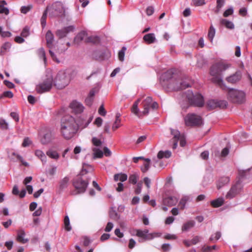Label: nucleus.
<instances>
[{
  "instance_id": "1",
  "label": "nucleus",
  "mask_w": 252,
  "mask_h": 252,
  "mask_svg": "<svg viewBox=\"0 0 252 252\" xmlns=\"http://www.w3.org/2000/svg\"><path fill=\"white\" fill-rule=\"evenodd\" d=\"M78 126L75 119L67 115L61 120L60 131L62 136L66 139L72 138L77 132Z\"/></svg>"
},
{
  "instance_id": "2",
  "label": "nucleus",
  "mask_w": 252,
  "mask_h": 252,
  "mask_svg": "<svg viewBox=\"0 0 252 252\" xmlns=\"http://www.w3.org/2000/svg\"><path fill=\"white\" fill-rule=\"evenodd\" d=\"M231 66V64L223 61H220L214 64L210 69V74L213 77V82L217 84L222 89L226 88L221 77V72Z\"/></svg>"
},
{
  "instance_id": "3",
  "label": "nucleus",
  "mask_w": 252,
  "mask_h": 252,
  "mask_svg": "<svg viewBox=\"0 0 252 252\" xmlns=\"http://www.w3.org/2000/svg\"><path fill=\"white\" fill-rule=\"evenodd\" d=\"M71 71L69 69L62 70L58 72L55 80L54 85L57 88L62 89L69 83Z\"/></svg>"
},
{
  "instance_id": "4",
  "label": "nucleus",
  "mask_w": 252,
  "mask_h": 252,
  "mask_svg": "<svg viewBox=\"0 0 252 252\" xmlns=\"http://www.w3.org/2000/svg\"><path fill=\"white\" fill-rule=\"evenodd\" d=\"M140 101V99H138L134 103L131 108V111L139 118H142L143 116L147 115L149 114V109L151 107V103L153 101V99L151 97L148 96L142 102V104L144 110L141 112L139 111L138 108V105Z\"/></svg>"
},
{
  "instance_id": "5",
  "label": "nucleus",
  "mask_w": 252,
  "mask_h": 252,
  "mask_svg": "<svg viewBox=\"0 0 252 252\" xmlns=\"http://www.w3.org/2000/svg\"><path fill=\"white\" fill-rule=\"evenodd\" d=\"M175 80V81L171 82L165 89L169 91H179L190 87V83L188 78L183 79L182 77H179L177 75Z\"/></svg>"
},
{
  "instance_id": "6",
  "label": "nucleus",
  "mask_w": 252,
  "mask_h": 252,
  "mask_svg": "<svg viewBox=\"0 0 252 252\" xmlns=\"http://www.w3.org/2000/svg\"><path fill=\"white\" fill-rule=\"evenodd\" d=\"M186 95L190 105L198 107H202L204 106V100L201 94L198 93L193 94L192 91L189 90L186 92Z\"/></svg>"
},
{
  "instance_id": "7",
  "label": "nucleus",
  "mask_w": 252,
  "mask_h": 252,
  "mask_svg": "<svg viewBox=\"0 0 252 252\" xmlns=\"http://www.w3.org/2000/svg\"><path fill=\"white\" fill-rule=\"evenodd\" d=\"M229 99L233 103L241 104L245 101V94L241 91L229 89L228 93Z\"/></svg>"
},
{
  "instance_id": "8",
  "label": "nucleus",
  "mask_w": 252,
  "mask_h": 252,
  "mask_svg": "<svg viewBox=\"0 0 252 252\" xmlns=\"http://www.w3.org/2000/svg\"><path fill=\"white\" fill-rule=\"evenodd\" d=\"M177 74L174 69H169L164 72L161 76L160 82L162 87L165 89L171 82L175 81Z\"/></svg>"
},
{
  "instance_id": "9",
  "label": "nucleus",
  "mask_w": 252,
  "mask_h": 252,
  "mask_svg": "<svg viewBox=\"0 0 252 252\" xmlns=\"http://www.w3.org/2000/svg\"><path fill=\"white\" fill-rule=\"evenodd\" d=\"M185 124L187 126H199L202 123L201 117L194 113H189L185 118Z\"/></svg>"
},
{
  "instance_id": "10",
  "label": "nucleus",
  "mask_w": 252,
  "mask_h": 252,
  "mask_svg": "<svg viewBox=\"0 0 252 252\" xmlns=\"http://www.w3.org/2000/svg\"><path fill=\"white\" fill-rule=\"evenodd\" d=\"M53 85V78L51 77H48L42 83L36 86V90L37 93L42 94L49 91Z\"/></svg>"
},
{
  "instance_id": "11",
  "label": "nucleus",
  "mask_w": 252,
  "mask_h": 252,
  "mask_svg": "<svg viewBox=\"0 0 252 252\" xmlns=\"http://www.w3.org/2000/svg\"><path fill=\"white\" fill-rule=\"evenodd\" d=\"M46 39L47 45L50 48L49 53L52 58L57 63H60L61 61L56 57L54 52L52 51L53 43L54 41V35L51 31H48L46 34Z\"/></svg>"
},
{
  "instance_id": "12",
  "label": "nucleus",
  "mask_w": 252,
  "mask_h": 252,
  "mask_svg": "<svg viewBox=\"0 0 252 252\" xmlns=\"http://www.w3.org/2000/svg\"><path fill=\"white\" fill-rule=\"evenodd\" d=\"M171 134L173 135L172 139L173 143V149L177 148V143L179 140L180 141V145L181 147H184L186 144V141L183 136L181 135L180 132L177 130L171 129Z\"/></svg>"
},
{
  "instance_id": "13",
  "label": "nucleus",
  "mask_w": 252,
  "mask_h": 252,
  "mask_svg": "<svg viewBox=\"0 0 252 252\" xmlns=\"http://www.w3.org/2000/svg\"><path fill=\"white\" fill-rule=\"evenodd\" d=\"M136 231V235L142 238L144 241L150 240L155 237L160 236V235L157 233H149V230L148 229H145L144 230L137 229Z\"/></svg>"
},
{
  "instance_id": "14",
  "label": "nucleus",
  "mask_w": 252,
  "mask_h": 252,
  "mask_svg": "<svg viewBox=\"0 0 252 252\" xmlns=\"http://www.w3.org/2000/svg\"><path fill=\"white\" fill-rule=\"evenodd\" d=\"M227 103L225 100H210L207 102V106L209 110L217 108L223 109L226 107Z\"/></svg>"
},
{
  "instance_id": "15",
  "label": "nucleus",
  "mask_w": 252,
  "mask_h": 252,
  "mask_svg": "<svg viewBox=\"0 0 252 252\" xmlns=\"http://www.w3.org/2000/svg\"><path fill=\"white\" fill-rule=\"evenodd\" d=\"M88 185L89 182L85 181L81 178H78L73 182V185L78 193L84 192Z\"/></svg>"
},
{
  "instance_id": "16",
  "label": "nucleus",
  "mask_w": 252,
  "mask_h": 252,
  "mask_svg": "<svg viewBox=\"0 0 252 252\" xmlns=\"http://www.w3.org/2000/svg\"><path fill=\"white\" fill-rule=\"evenodd\" d=\"M241 189L242 187L240 182H237L235 184L231 187L230 189L226 195V198L227 199H231L234 197L240 192Z\"/></svg>"
},
{
  "instance_id": "17",
  "label": "nucleus",
  "mask_w": 252,
  "mask_h": 252,
  "mask_svg": "<svg viewBox=\"0 0 252 252\" xmlns=\"http://www.w3.org/2000/svg\"><path fill=\"white\" fill-rule=\"evenodd\" d=\"M114 179L115 181H120L118 183V186L116 188V190L118 192L123 190L124 185L122 182L126 180V175L122 173L117 174L114 175Z\"/></svg>"
},
{
  "instance_id": "18",
  "label": "nucleus",
  "mask_w": 252,
  "mask_h": 252,
  "mask_svg": "<svg viewBox=\"0 0 252 252\" xmlns=\"http://www.w3.org/2000/svg\"><path fill=\"white\" fill-rule=\"evenodd\" d=\"M53 9L55 12L56 16H60L64 15L65 10L63 4L61 2H56L53 5Z\"/></svg>"
},
{
  "instance_id": "19",
  "label": "nucleus",
  "mask_w": 252,
  "mask_h": 252,
  "mask_svg": "<svg viewBox=\"0 0 252 252\" xmlns=\"http://www.w3.org/2000/svg\"><path fill=\"white\" fill-rule=\"evenodd\" d=\"M242 78V73L240 71H237L235 73L226 78V81L230 84H235L239 82Z\"/></svg>"
},
{
  "instance_id": "20",
  "label": "nucleus",
  "mask_w": 252,
  "mask_h": 252,
  "mask_svg": "<svg viewBox=\"0 0 252 252\" xmlns=\"http://www.w3.org/2000/svg\"><path fill=\"white\" fill-rule=\"evenodd\" d=\"M70 107L75 113H82L84 108V106L81 103L76 100L73 101L70 103Z\"/></svg>"
},
{
  "instance_id": "21",
  "label": "nucleus",
  "mask_w": 252,
  "mask_h": 252,
  "mask_svg": "<svg viewBox=\"0 0 252 252\" xmlns=\"http://www.w3.org/2000/svg\"><path fill=\"white\" fill-rule=\"evenodd\" d=\"M73 30L74 27L73 26L65 27L63 29L58 30L56 32V35L60 38H62L65 37L69 32L73 31Z\"/></svg>"
},
{
  "instance_id": "22",
  "label": "nucleus",
  "mask_w": 252,
  "mask_h": 252,
  "mask_svg": "<svg viewBox=\"0 0 252 252\" xmlns=\"http://www.w3.org/2000/svg\"><path fill=\"white\" fill-rule=\"evenodd\" d=\"M177 202V198L173 196H170L165 198L163 200V205L169 207L175 205Z\"/></svg>"
},
{
  "instance_id": "23",
  "label": "nucleus",
  "mask_w": 252,
  "mask_h": 252,
  "mask_svg": "<svg viewBox=\"0 0 252 252\" xmlns=\"http://www.w3.org/2000/svg\"><path fill=\"white\" fill-rule=\"evenodd\" d=\"M53 139V135L51 132H47L40 139L42 144L45 145L49 143Z\"/></svg>"
},
{
  "instance_id": "24",
  "label": "nucleus",
  "mask_w": 252,
  "mask_h": 252,
  "mask_svg": "<svg viewBox=\"0 0 252 252\" xmlns=\"http://www.w3.org/2000/svg\"><path fill=\"white\" fill-rule=\"evenodd\" d=\"M144 42L148 44L155 43L156 41L155 35L153 33H150L145 34L143 38Z\"/></svg>"
},
{
  "instance_id": "25",
  "label": "nucleus",
  "mask_w": 252,
  "mask_h": 252,
  "mask_svg": "<svg viewBox=\"0 0 252 252\" xmlns=\"http://www.w3.org/2000/svg\"><path fill=\"white\" fill-rule=\"evenodd\" d=\"M25 232L23 230H20L18 231L17 240L18 241L25 244L28 242L29 240L28 239L25 238Z\"/></svg>"
},
{
  "instance_id": "26",
  "label": "nucleus",
  "mask_w": 252,
  "mask_h": 252,
  "mask_svg": "<svg viewBox=\"0 0 252 252\" xmlns=\"http://www.w3.org/2000/svg\"><path fill=\"white\" fill-rule=\"evenodd\" d=\"M34 154L35 156L41 160L43 164L46 162L47 158L43 151L40 150H36L35 151Z\"/></svg>"
},
{
  "instance_id": "27",
  "label": "nucleus",
  "mask_w": 252,
  "mask_h": 252,
  "mask_svg": "<svg viewBox=\"0 0 252 252\" xmlns=\"http://www.w3.org/2000/svg\"><path fill=\"white\" fill-rule=\"evenodd\" d=\"M220 24L225 26L227 29L232 30L234 28V24L227 19H220Z\"/></svg>"
},
{
  "instance_id": "28",
  "label": "nucleus",
  "mask_w": 252,
  "mask_h": 252,
  "mask_svg": "<svg viewBox=\"0 0 252 252\" xmlns=\"http://www.w3.org/2000/svg\"><path fill=\"white\" fill-rule=\"evenodd\" d=\"M224 199L222 197H220L211 201V205L214 208H218L222 206L224 204Z\"/></svg>"
},
{
  "instance_id": "29",
  "label": "nucleus",
  "mask_w": 252,
  "mask_h": 252,
  "mask_svg": "<svg viewBox=\"0 0 252 252\" xmlns=\"http://www.w3.org/2000/svg\"><path fill=\"white\" fill-rule=\"evenodd\" d=\"M46 154L47 156L49 158L55 160L58 159L60 157L59 154L58 153V152L52 149L48 150L46 152Z\"/></svg>"
},
{
  "instance_id": "30",
  "label": "nucleus",
  "mask_w": 252,
  "mask_h": 252,
  "mask_svg": "<svg viewBox=\"0 0 252 252\" xmlns=\"http://www.w3.org/2000/svg\"><path fill=\"white\" fill-rule=\"evenodd\" d=\"M230 181L229 178L228 177H223L221 178L218 182L217 185V188L220 189L224 185L228 184Z\"/></svg>"
},
{
  "instance_id": "31",
  "label": "nucleus",
  "mask_w": 252,
  "mask_h": 252,
  "mask_svg": "<svg viewBox=\"0 0 252 252\" xmlns=\"http://www.w3.org/2000/svg\"><path fill=\"white\" fill-rule=\"evenodd\" d=\"M93 158H101L102 157L103 153L101 150L97 148H93Z\"/></svg>"
},
{
  "instance_id": "32",
  "label": "nucleus",
  "mask_w": 252,
  "mask_h": 252,
  "mask_svg": "<svg viewBox=\"0 0 252 252\" xmlns=\"http://www.w3.org/2000/svg\"><path fill=\"white\" fill-rule=\"evenodd\" d=\"M139 178V174L137 173H134L130 174L129 177L128 182L130 184L135 185L137 183Z\"/></svg>"
},
{
  "instance_id": "33",
  "label": "nucleus",
  "mask_w": 252,
  "mask_h": 252,
  "mask_svg": "<svg viewBox=\"0 0 252 252\" xmlns=\"http://www.w3.org/2000/svg\"><path fill=\"white\" fill-rule=\"evenodd\" d=\"M171 153L169 151H166L165 152L160 151L158 154V158L159 159L163 158H169L171 157Z\"/></svg>"
},
{
  "instance_id": "34",
  "label": "nucleus",
  "mask_w": 252,
  "mask_h": 252,
  "mask_svg": "<svg viewBox=\"0 0 252 252\" xmlns=\"http://www.w3.org/2000/svg\"><path fill=\"white\" fill-rule=\"evenodd\" d=\"M195 224V222L193 220L189 221L185 223L182 226V231H187L190 228L193 227Z\"/></svg>"
},
{
  "instance_id": "35",
  "label": "nucleus",
  "mask_w": 252,
  "mask_h": 252,
  "mask_svg": "<svg viewBox=\"0 0 252 252\" xmlns=\"http://www.w3.org/2000/svg\"><path fill=\"white\" fill-rule=\"evenodd\" d=\"M11 47V44L9 42L4 43L0 49V54L4 55L7 51H8Z\"/></svg>"
},
{
  "instance_id": "36",
  "label": "nucleus",
  "mask_w": 252,
  "mask_h": 252,
  "mask_svg": "<svg viewBox=\"0 0 252 252\" xmlns=\"http://www.w3.org/2000/svg\"><path fill=\"white\" fill-rule=\"evenodd\" d=\"M37 54L40 59L43 60L44 63L45 64L47 61L44 49L43 48H39L37 51Z\"/></svg>"
},
{
  "instance_id": "37",
  "label": "nucleus",
  "mask_w": 252,
  "mask_h": 252,
  "mask_svg": "<svg viewBox=\"0 0 252 252\" xmlns=\"http://www.w3.org/2000/svg\"><path fill=\"white\" fill-rule=\"evenodd\" d=\"M64 227L67 231H70L72 228L70 224L69 217L67 216H66L64 219Z\"/></svg>"
},
{
  "instance_id": "38",
  "label": "nucleus",
  "mask_w": 252,
  "mask_h": 252,
  "mask_svg": "<svg viewBox=\"0 0 252 252\" xmlns=\"http://www.w3.org/2000/svg\"><path fill=\"white\" fill-rule=\"evenodd\" d=\"M69 178L67 177L63 178L60 182V188L61 189H63L67 187Z\"/></svg>"
},
{
  "instance_id": "39",
  "label": "nucleus",
  "mask_w": 252,
  "mask_h": 252,
  "mask_svg": "<svg viewBox=\"0 0 252 252\" xmlns=\"http://www.w3.org/2000/svg\"><path fill=\"white\" fill-rule=\"evenodd\" d=\"M215 32L216 31L215 28L213 27L212 25H211L210 27L208 34V37L211 42L212 41L213 38L215 35Z\"/></svg>"
},
{
  "instance_id": "40",
  "label": "nucleus",
  "mask_w": 252,
  "mask_h": 252,
  "mask_svg": "<svg viewBox=\"0 0 252 252\" xmlns=\"http://www.w3.org/2000/svg\"><path fill=\"white\" fill-rule=\"evenodd\" d=\"M49 10V7H47L46 9L44 12L41 18V24L43 28L45 27L46 26V19L47 18V11Z\"/></svg>"
},
{
  "instance_id": "41",
  "label": "nucleus",
  "mask_w": 252,
  "mask_h": 252,
  "mask_svg": "<svg viewBox=\"0 0 252 252\" xmlns=\"http://www.w3.org/2000/svg\"><path fill=\"white\" fill-rule=\"evenodd\" d=\"M92 171H93V168L90 165L86 163L83 164L82 170V174H84V172L86 173Z\"/></svg>"
},
{
  "instance_id": "42",
  "label": "nucleus",
  "mask_w": 252,
  "mask_h": 252,
  "mask_svg": "<svg viewBox=\"0 0 252 252\" xmlns=\"http://www.w3.org/2000/svg\"><path fill=\"white\" fill-rule=\"evenodd\" d=\"M86 36V33L85 32H82L79 33L75 38L74 41L78 42L84 39L85 37Z\"/></svg>"
},
{
  "instance_id": "43",
  "label": "nucleus",
  "mask_w": 252,
  "mask_h": 252,
  "mask_svg": "<svg viewBox=\"0 0 252 252\" xmlns=\"http://www.w3.org/2000/svg\"><path fill=\"white\" fill-rule=\"evenodd\" d=\"M225 2V0H217V9L215 11V13L216 14L218 13L220 9V8L222 7V6L223 5Z\"/></svg>"
},
{
  "instance_id": "44",
  "label": "nucleus",
  "mask_w": 252,
  "mask_h": 252,
  "mask_svg": "<svg viewBox=\"0 0 252 252\" xmlns=\"http://www.w3.org/2000/svg\"><path fill=\"white\" fill-rule=\"evenodd\" d=\"M13 155L15 156H16V157L17 158V159L18 160H19L22 163L23 165H24V166H26V167H28L29 166V164L28 162L25 161L23 158L19 155H18V154H16L15 153H13Z\"/></svg>"
},
{
  "instance_id": "45",
  "label": "nucleus",
  "mask_w": 252,
  "mask_h": 252,
  "mask_svg": "<svg viewBox=\"0 0 252 252\" xmlns=\"http://www.w3.org/2000/svg\"><path fill=\"white\" fill-rule=\"evenodd\" d=\"M32 8V5H29L28 6H23L21 8V12L23 14H26Z\"/></svg>"
},
{
  "instance_id": "46",
  "label": "nucleus",
  "mask_w": 252,
  "mask_h": 252,
  "mask_svg": "<svg viewBox=\"0 0 252 252\" xmlns=\"http://www.w3.org/2000/svg\"><path fill=\"white\" fill-rule=\"evenodd\" d=\"M126 49V48L125 47H123L122 49L119 51L118 54V57L119 59L121 61H124V57H125V50Z\"/></svg>"
},
{
  "instance_id": "47",
  "label": "nucleus",
  "mask_w": 252,
  "mask_h": 252,
  "mask_svg": "<svg viewBox=\"0 0 252 252\" xmlns=\"http://www.w3.org/2000/svg\"><path fill=\"white\" fill-rule=\"evenodd\" d=\"M150 162L151 161L146 162V163L143 164V166L141 167V170L143 173L146 172L149 169Z\"/></svg>"
},
{
  "instance_id": "48",
  "label": "nucleus",
  "mask_w": 252,
  "mask_h": 252,
  "mask_svg": "<svg viewBox=\"0 0 252 252\" xmlns=\"http://www.w3.org/2000/svg\"><path fill=\"white\" fill-rule=\"evenodd\" d=\"M0 126L1 128L3 129H7L8 127V124L4 119L2 118L0 119Z\"/></svg>"
},
{
  "instance_id": "49",
  "label": "nucleus",
  "mask_w": 252,
  "mask_h": 252,
  "mask_svg": "<svg viewBox=\"0 0 252 252\" xmlns=\"http://www.w3.org/2000/svg\"><path fill=\"white\" fill-rule=\"evenodd\" d=\"M98 113L100 115L102 116H105L106 115V111L105 110L104 105L103 104L100 106L98 110Z\"/></svg>"
},
{
  "instance_id": "50",
  "label": "nucleus",
  "mask_w": 252,
  "mask_h": 252,
  "mask_svg": "<svg viewBox=\"0 0 252 252\" xmlns=\"http://www.w3.org/2000/svg\"><path fill=\"white\" fill-rule=\"evenodd\" d=\"M192 1L195 6H201L205 4V0H192Z\"/></svg>"
},
{
  "instance_id": "51",
  "label": "nucleus",
  "mask_w": 252,
  "mask_h": 252,
  "mask_svg": "<svg viewBox=\"0 0 252 252\" xmlns=\"http://www.w3.org/2000/svg\"><path fill=\"white\" fill-rule=\"evenodd\" d=\"M103 120L100 117H97L94 122V124L97 127H100L102 126Z\"/></svg>"
},
{
  "instance_id": "52",
  "label": "nucleus",
  "mask_w": 252,
  "mask_h": 252,
  "mask_svg": "<svg viewBox=\"0 0 252 252\" xmlns=\"http://www.w3.org/2000/svg\"><path fill=\"white\" fill-rule=\"evenodd\" d=\"M251 171H252V167L246 170L240 171L239 176L242 178L247 177L248 173Z\"/></svg>"
},
{
  "instance_id": "53",
  "label": "nucleus",
  "mask_w": 252,
  "mask_h": 252,
  "mask_svg": "<svg viewBox=\"0 0 252 252\" xmlns=\"http://www.w3.org/2000/svg\"><path fill=\"white\" fill-rule=\"evenodd\" d=\"M188 198L186 197L183 198L180 201L179 206H180L181 209H184L185 208Z\"/></svg>"
},
{
  "instance_id": "54",
  "label": "nucleus",
  "mask_w": 252,
  "mask_h": 252,
  "mask_svg": "<svg viewBox=\"0 0 252 252\" xmlns=\"http://www.w3.org/2000/svg\"><path fill=\"white\" fill-rule=\"evenodd\" d=\"M92 141L93 145L97 147L100 146L102 144L100 140L97 138L96 137H93Z\"/></svg>"
},
{
  "instance_id": "55",
  "label": "nucleus",
  "mask_w": 252,
  "mask_h": 252,
  "mask_svg": "<svg viewBox=\"0 0 252 252\" xmlns=\"http://www.w3.org/2000/svg\"><path fill=\"white\" fill-rule=\"evenodd\" d=\"M29 28L27 27H26L21 32V35L23 37H27L29 35Z\"/></svg>"
},
{
  "instance_id": "56",
  "label": "nucleus",
  "mask_w": 252,
  "mask_h": 252,
  "mask_svg": "<svg viewBox=\"0 0 252 252\" xmlns=\"http://www.w3.org/2000/svg\"><path fill=\"white\" fill-rule=\"evenodd\" d=\"M233 9L232 7L231 8H228V9L226 10L223 14V16L224 17H227L228 16H229V15H231L233 14Z\"/></svg>"
},
{
  "instance_id": "57",
  "label": "nucleus",
  "mask_w": 252,
  "mask_h": 252,
  "mask_svg": "<svg viewBox=\"0 0 252 252\" xmlns=\"http://www.w3.org/2000/svg\"><path fill=\"white\" fill-rule=\"evenodd\" d=\"M32 143L31 140L28 137H26L24 139L22 143V146L24 147L29 146Z\"/></svg>"
},
{
  "instance_id": "58",
  "label": "nucleus",
  "mask_w": 252,
  "mask_h": 252,
  "mask_svg": "<svg viewBox=\"0 0 252 252\" xmlns=\"http://www.w3.org/2000/svg\"><path fill=\"white\" fill-rule=\"evenodd\" d=\"M154 12V8L153 6H149L146 9V13L148 16L152 15Z\"/></svg>"
},
{
  "instance_id": "59",
  "label": "nucleus",
  "mask_w": 252,
  "mask_h": 252,
  "mask_svg": "<svg viewBox=\"0 0 252 252\" xmlns=\"http://www.w3.org/2000/svg\"><path fill=\"white\" fill-rule=\"evenodd\" d=\"M161 249L164 252H167L170 249V245L169 244H164L162 245Z\"/></svg>"
},
{
  "instance_id": "60",
  "label": "nucleus",
  "mask_w": 252,
  "mask_h": 252,
  "mask_svg": "<svg viewBox=\"0 0 252 252\" xmlns=\"http://www.w3.org/2000/svg\"><path fill=\"white\" fill-rule=\"evenodd\" d=\"M9 13V9L4 6H2V7L0 8V14H5V15H8Z\"/></svg>"
},
{
  "instance_id": "61",
  "label": "nucleus",
  "mask_w": 252,
  "mask_h": 252,
  "mask_svg": "<svg viewBox=\"0 0 252 252\" xmlns=\"http://www.w3.org/2000/svg\"><path fill=\"white\" fill-rule=\"evenodd\" d=\"M239 13L242 16H246L247 14V10L245 7H243L240 9Z\"/></svg>"
},
{
  "instance_id": "62",
  "label": "nucleus",
  "mask_w": 252,
  "mask_h": 252,
  "mask_svg": "<svg viewBox=\"0 0 252 252\" xmlns=\"http://www.w3.org/2000/svg\"><path fill=\"white\" fill-rule=\"evenodd\" d=\"M141 189H142V183H138L137 185V187L135 189V190H134L135 194H139V193H140L141 191Z\"/></svg>"
},
{
  "instance_id": "63",
  "label": "nucleus",
  "mask_w": 252,
  "mask_h": 252,
  "mask_svg": "<svg viewBox=\"0 0 252 252\" xmlns=\"http://www.w3.org/2000/svg\"><path fill=\"white\" fill-rule=\"evenodd\" d=\"M113 227V224L112 222H109L105 228L106 232H110Z\"/></svg>"
},
{
  "instance_id": "64",
  "label": "nucleus",
  "mask_w": 252,
  "mask_h": 252,
  "mask_svg": "<svg viewBox=\"0 0 252 252\" xmlns=\"http://www.w3.org/2000/svg\"><path fill=\"white\" fill-rule=\"evenodd\" d=\"M28 100L29 102L32 104H33L36 102V99H35V97L31 95H30L28 96Z\"/></svg>"
}]
</instances>
